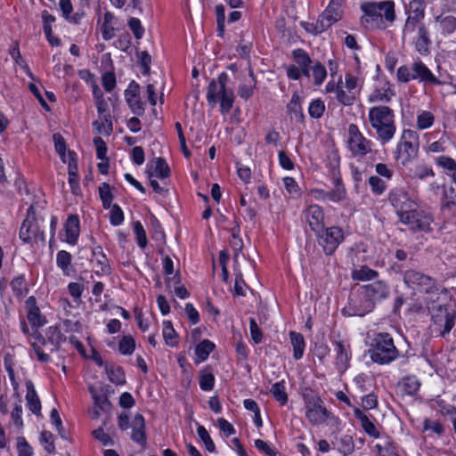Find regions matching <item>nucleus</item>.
Returning a JSON list of instances; mask_svg holds the SVG:
<instances>
[{"instance_id": "obj_23", "label": "nucleus", "mask_w": 456, "mask_h": 456, "mask_svg": "<svg viewBox=\"0 0 456 456\" xmlns=\"http://www.w3.org/2000/svg\"><path fill=\"white\" fill-rule=\"evenodd\" d=\"M138 85H131L129 90L126 91V100L133 112L141 115L143 112V107L138 95Z\"/></svg>"}, {"instance_id": "obj_17", "label": "nucleus", "mask_w": 456, "mask_h": 456, "mask_svg": "<svg viewBox=\"0 0 456 456\" xmlns=\"http://www.w3.org/2000/svg\"><path fill=\"white\" fill-rule=\"evenodd\" d=\"M361 288L374 305L387 298L390 293L389 286L383 281H378Z\"/></svg>"}, {"instance_id": "obj_45", "label": "nucleus", "mask_w": 456, "mask_h": 456, "mask_svg": "<svg viewBox=\"0 0 456 456\" xmlns=\"http://www.w3.org/2000/svg\"><path fill=\"white\" fill-rule=\"evenodd\" d=\"M435 120L434 115L429 111H421L417 117V126L419 129L430 127Z\"/></svg>"}, {"instance_id": "obj_50", "label": "nucleus", "mask_w": 456, "mask_h": 456, "mask_svg": "<svg viewBox=\"0 0 456 456\" xmlns=\"http://www.w3.org/2000/svg\"><path fill=\"white\" fill-rule=\"evenodd\" d=\"M423 431L434 433L440 436L444 432V427L440 422L436 420L426 419L423 422Z\"/></svg>"}, {"instance_id": "obj_13", "label": "nucleus", "mask_w": 456, "mask_h": 456, "mask_svg": "<svg viewBox=\"0 0 456 456\" xmlns=\"http://www.w3.org/2000/svg\"><path fill=\"white\" fill-rule=\"evenodd\" d=\"M340 19L341 13L339 12L338 1L330 0V4L317 20L314 26V32L316 34L323 32Z\"/></svg>"}, {"instance_id": "obj_30", "label": "nucleus", "mask_w": 456, "mask_h": 456, "mask_svg": "<svg viewBox=\"0 0 456 456\" xmlns=\"http://www.w3.org/2000/svg\"><path fill=\"white\" fill-rule=\"evenodd\" d=\"M290 342L293 346V357L299 360L303 357L305 350V339L301 333L296 331L289 332Z\"/></svg>"}, {"instance_id": "obj_24", "label": "nucleus", "mask_w": 456, "mask_h": 456, "mask_svg": "<svg viewBox=\"0 0 456 456\" xmlns=\"http://www.w3.org/2000/svg\"><path fill=\"white\" fill-rule=\"evenodd\" d=\"M66 241L75 245L79 236V220L77 216L68 217L65 224Z\"/></svg>"}, {"instance_id": "obj_2", "label": "nucleus", "mask_w": 456, "mask_h": 456, "mask_svg": "<svg viewBox=\"0 0 456 456\" xmlns=\"http://www.w3.org/2000/svg\"><path fill=\"white\" fill-rule=\"evenodd\" d=\"M362 10L361 23L366 29L385 28L384 20L392 23L395 20L393 1L368 2L362 4Z\"/></svg>"}, {"instance_id": "obj_15", "label": "nucleus", "mask_w": 456, "mask_h": 456, "mask_svg": "<svg viewBox=\"0 0 456 456\" xmlns=\"http://www.w3.org/2000/svg\"><path fill=\"white\" fill-rule=\"evenodd\" d=\"M390 200L400 219L418 207L417 203L411 200L409 195L403 191L392 193Z\"/></svg>"}, {"instance_id": "obj_11", "label": "nucleus", "mask_w": 456, "mask_h": 456, "mask_svg": "<svg viewBox=\"0 0 456 456\" xmlns=\"http://www.w3.org/2000/svg\"><path fill=\"white\" fill-rule=\"evenodd\" d=\"M418 134L412 130H404L402 140L397 145V159L403 158V162L410 160L416 157L418 152Z\"/></svg>"}, {"instance_id": "obj_33", "label": "nucleus", "mask_w": 456, "mask_h": 456, "mask_svg": "<svg viewBox=\"0 0 456 456\" xmlns=\"http://www.w3.org/2000/svg\"><path fill=\"white\" fill-rule=\"evenodd\" d=\"M420 382L414 376L406 377L400 383L402 391L408 395H415L419 389Z\"/></svg>"}, {"instance_id": "obj_60", "label": "nucleus", "mask_w": 456, "mask_h": 456, "mask_svg": "<svg viewBox=\"0 0 456 456\" xmlns=\"http://www.w3.org/2000/svg\"><path fill=\"white\" fill-rule=\"evenodd\" d=\"M128 26L137 39H140L142 37L143 33H144V28H142L139 19L131 18L128 21Z\"/></svg>"}, {"instance_id": "obj_44", "label": "nucleus", "mask_w": 456, "mask_h": 456, "mask_svg": "<svg viewBox=\"0 0 456 456\" xmlns=\"http://www.w3.org/2000/svg\"><path fill=\"white\" fill-rule=\"evenodd\" d=\"M99 194H100V198L102 201L103 208H110V205H111L112 199H113V196H112V193L110 191V186L106 183H102L99 187Z\"/></svg>"}, {"instance_id": "obj_10", "label": "nucleus", "mask_w": 456, "mask_h": 456, "mask_svg": "<svg viewBox=\"0 0 456 456\" xmlns=\"http://www.w3.org/2000/svg\"><path fill=\"white\" fill-rule=\"evenodd\" d=\"M400 221L413 232H428L433 218L424 211L419 210L417 207L407 215L403 216Z\"/></svg>"}, {"instance_id": "obj_26", "label": "nucleus", "mask_w": 456, "mask_h": 456, "mask_svg": "<svg viewBox=\"0 0 456 456\" xmlns=\"http://www.w3.org/2000/svg\"><path fill=\"white\" fill-rule=\"evenodd\" d=\"M93 263H96L97 265V273H104L107 274L110 271V266L109 261L102 252V247H97L93 250Z\"/></svg>"}, {"instance_id": "obj_6", "label": "nucleus", "mask_w": 456, "mask_h": 456, "mask_svg": "<svg viewBox=\"0 0 456 456\" xmlns=\"http://www.w3.org/2000/svg\"><path fill=\"white\" fill-rule=\"evenodd\" d=\"M370 355L374 362L387 364L397 358L398 350L389 334L379 333L373 339Z\"/></svg>"}, {"instance_id": "obj_41", "label": "nucleus", "mask_w": 456, "mask_h": 456, "mask_svg": "<svg viewBox=\"0 0 456 456\" xmlns=\"http://www.w3.org/2000/svg\"><path fill=\"white\" fill-rule=\"evenodd\" d=\"M271 392L273 397L281 404H285L288 402V395L285 391L284 381H280L273 384Z\"/></svg>"}, {"instance_id": "obj_36", "label": "nucleus", "mask_w": 456, "mask_h": 456, "mask_svg": "<svg viewBox=\"0 0 456 456\" xmlns=\"http://www.w3.org/2000/svg\"><path fill=\"white\" fill-rule=\"evenodd\" d=\"M328 194L329 200L333 202H339L345 200L346 192L340 179L335 181L334 188L330 191H328Z\"/></svg>"}, {"instance_id": "obj_16", "label": "nucleus", "mask_w": 456, "mask_h": 456, "mask_svg": "<svg viewBox=\"0 0 456 456\" xmlns=\"http://www.w3.org/2000/svg\"><path fill=\"white\" fill-rule=\"evenodd\" d=\"M305 217L310 228L320 236L324 231V213L318 205H311L305 211Z\"/></svg>"}, {"instance_id": "obj_28", "label": "nucleus", "mask_w": 456, "mask_h": 456, "mask_svg": "<svg viewBox=\"0 0 456 456\" xmlns=\"http://www.w3.org/2000/svg\"><path fill=\"white\" fill-rule=\"evenodd\" d=\"M336 346V365L337 368L344 371L348 367L349 362V353L348 350L346 348V346L343 345L342 342L338 341L335 343Z\"/></svg>"}, {"instance_id": "obj_49", "label": "nucleus", "mask_w": 456, "mask_h": 456, "mask_svg": "<svg viewBox=\"0 0 456 456\" xmlns=\"http://www.w3.org/2000/svg\"><path fill=\"white\" fill-rule=\"evenodd\" d=\"M215 377L210 371H202L200 376V387L204 391L212 390Z\"/></svg>"}, {"instance_id": "obj_38", "label": "nucleus", "mask_w": 456, "mask_h": 456, "mask_svg": "<svg viewBox=\"0 0 456 456\" xmlns=\"http://www.w3.org/2000/svg\"><path fill=\"white\" fill-rule=\"evenodd\" d=\"M395 95L393 90L387 86L384 89H376L370 95V102H388L391 98Z\"/></svg>"}, {"instance_id": "obj_32", "label": "nucleus", "mask_w": 456, "mask_h": 456, "mask_svg": "<svg viewBox=\"0 0 456 456\" xmlns=\"http://www.w3.org/2000/svg\"><path fill=\"white\" fill-rule=\"evenodd\" d=\"M436 21L444 35H451L456 29V18L452 15L438 16Z\"/></svg>"}, {"instance_id": "obj_22", "label": "nucleus", "mask_w": 456, "mask_h": 456, "mask_svg": "<svg viewBox=\"0 0 456 456\" xmlns=\"http://www.w3.org/2000/svg\"><path fill=\"white\" fill-rule=\"evenodd\" d=\"M425 2L423 0H412L409 4V15L405 23L423 22L425 16Z\"/></svg>"}, {"instance_id": "obj_7", "label": "nucleus", "mask_w": 456, "mask_h": 456, "mask_svg": "<svg viewBox=\"0 0 456 456\" xmlns=\"http://www.w3.org/2000/svg\"><path fill=\"white\" fill-rule=\"evenodd\" d=\"M305 418L313 426H321L332 418V414L325 408L319 395L310 391L304 394Z\"/></svg>"}, {"instance_id": "obj_43", "label": "nucleus", "mask_w": 456, "mask_h": 456, "mask_svg": "<svg viewBox=\"0 0 456 456\" xmlns=\"http://www.w3.org/2000/svg\"><path fill=\"white\" fill-rule=\"evenodd\" d=\"M10 55L14 60V61L26 71L28 76L34 79V76L25 62L24 59L22 58L17 44H15L14 46L10 50Z\"/></svg>"}, {"instance_id": "obj_31", "label": "nucleus", "mask_w": 456, "mask_h": 456, "mask_svg": "<svg viewBox=\"0 0 456 456\" xmlns=\"http://www.w3.org/2000/svg\"><path fill=\"white\" fill-rule=\"evenodd\" d=\"M379 276L377 271L369 268L366 265L361 266L359 269H354L351 277L354 281H366L376 279Z\"/></svg>"}, {"instance_id": "obj_58", "label": "nucleus", "mask_w": 456, "mask_h": 456, "mask_svg": "<svg viewBox=\"0 0 456 456\" xmlns=\"http://www.w3.org/2000/svg\"><path fill=\"white\" fill-rule=\"evenodd\" d=\"M436 162L441 167L456 173V162L453 159L446 156H439Z\"/></svg>"}, {"instance_id": "obj_64", "label": "nucleus", "mask_w": 456, "mask_h": 456, "mask_svg": "<svg viewBox=\"0 0 456 456\" xmlns=\"http://www.w3.org/2000/svg\"><path fill=\"white\" fill-rule=\"evenodd\" d=\"M19 456H32V448L24 437H19L17 441Z\"/></svg>"}, {"instance_id": "obj_8", "label": "nucleus", "mask_w": 456, "mask_h": 456, "mask_svg": "<svg viewBox=\"0 0 456 456\" xmlns=\"http://www.w3.org/2000/svg\"><path fill=\"white\" fill-rule=\"evenodd\" d=\"M44 219H37L35 214L34 207L30 206L28 209L27 218L23 221L20 230V238L27 243L45 241L44 232L41 231V224Z\"/></svg>"}, {"instance_id": "obj_40", "label": "nucleus", "mask_w": 456, "mask_h": 456, "mask_svg": "<svg viewBox=\"0 0 456 456\" xmlns=\"http://www.w3.org/2000/svg\"><path fill=\"white\" fill-rule=\"evenodd\" d=\"M93 126L97 129L99 134H110L113 130L110 114H105L101 121H94Z\"/></svg>"}, {"instance_id": "obj_52", "label": "nucleus", "mask_w": 456, "mask_h": 456, "mask_svg": "<svg viewBox=\"0 0 456 456\" xmlns=\"http://www.w3.org/2000/svg\"><path fill=\"white\" fill-rule=\"evenodd\" d=\"M314 84L320 86L325 79L327 72L326 69L320 62H316L312 68Z\"/></svg>"}, {"instance_id": "obj_47", "label": "nucleus", "mask_w": 456, "mask_h": 456, "mask_svg": "<svg viewBox=\"0 0 456 456\" xmlns=\"http://www.w3.org/2000/svg\"><path fill=\"white\" fill-rule=\"evenodd\" d=\"M109 379L117 385H122L126 382L125 372L120 367L107 369Z\"/></svg>"}, {"instance_id": "obj_53", "label": "nucleus", "mask_w": 456, "mask_h": 456, "mask_svg": "<svg viewBox=\"0 0 456 456\" xmlns=\"http://www.w3.org/2000/svg\"><path fill=\"white\" fill-rule=\"evenodd\" d=\"M69 183L71 187L73 194H77L79 190L78 179H77V168L76 166L69 165Z\"/></svg>"}, {"instance_id": "obj_39", "label": "nucleus", "mask_w": 456, "mask_h": 456, "mask_svg": "<svg viewBox=\"0 0 456 456\" xmlns=\"http://www.w3.org/2000/svg\"><path fill=\"white\" fill-rule=\"evenodd\" d=\"M177 334L169 321L163 322V338L167 345L175 346L177 344L176 341Z\"/></svg>"}, {"instance_id": "obj_55", "label": "nucleus", "mask_w": 456, "mask_h": 456, "mask_svg": "<svg viewBox=\"0 0 456 456\" xmlns=\"http://www.w3.org/2000/svg\"><path fill=\"white\" fill-rule=\"evenodd\" d=\"M134 347L135 344L132 337H124L119 342V351L123 354H131Z\"/></svg>"}, {"instance_id": "obj_20", "label": "nucleus", "mask_w": 456, "mask_h": 456, "mask_svg": "<svg viewBox=\"0 0 456 456\" xmlns=\"http://www.w3.org/2000/svg\"><path fill=\"white\" fill-rule=\"evenodd\" d=\"M26 308L28 310L27 317L33 328H39L45 325V319L41 315L39 308L36 305L34 297H29L26 300Z\"/></svg>"}, {"instance_id": "obj_42", "label": "nucleus", "mask_w": 456, "mask_h": 456, "mask_svg": "<svg viewBox=\"0 0 456 456\" xmlns=\"http://www.w3.org/2000/svg\"><path fill=\"white\" fill-rule=\"evenodd\" d=\"M354 449V443L353 437L345 435L340 437L338 442V451L345 456L351 454Z\"/></svg>"}, {"instance_id": "obj_18", "label": "nucleus", "mask_w": 456, "mask_h": 456, "mask_svg": "<svg viewBox=\"0 0 456 456\" xmlns=\"http://www.w3.org/2000/svg\"><path fill=\"white\" fill-rule=\"evenodd\" d=\"M146 173L149 178L156 175L158 178L165 179L170 175V168L164 159L156 158L147 164Z\"/></svg>"}, {"instance_id": "obj_9", "label": "nucleus", "mask_w": 456, "mask_h": 456, "mask_svg": "<svg viewBox=\"0 0 456 456\" xmlns=\"http://www.w3.org/2000/svg\"><path fill=\"white\" fill-rule=\"evenodd\" d=\"M374 306L375 305L360 287L350 296L348 305L343 308L342 312L348 316H364L371 312Z\"/></svg>"}, {"instance_id": "obj_12", "label": "nucleus", "mask_w": 456, "mask_h": 456, "mask_svg": "<svg viewBox=\"0 0 456 456\" xmlns=\"http://www.w3.org/2000/svg\"><path fill=\"white\" fill-rule=\"evenodd\" d=\"M348 147L355 156H364L371 150V142L367 140L354 124L348 127Z\"/></svg>"}, {"instance_id": "obj_25", "label": "nucleus", "mask_w": 456, "mask_h": 456, "mask_svg": "<svg viewBox=\"0 0 456 456\" xmlns=\"http://www.w3.org/2000/svg\"><path fill=\"white\" fill-rule=\"evenodd\" d=\"M27 387V394L26 400L28 406V409L36 415H39L41 411V403L37 396V394L35 390L34 385L32 382H28L26 384Z\"/></svg>"}, {"instance_id": "obj_46", "label": "nucleus", "mask_w": 456, "mask_h": 456, "mask_svg": "<svg viewBox=\"0 0 456 456\" xmlns=\"http://www.w3.org/2000/svg\"><path fill=\"white\" fill-rule=\"evenodd\" d=\"M197 433L201 441L204 443L206 449L208 452H214L216 446L207 429L203 426L198 424Z\"/></svg>"}, {"instance_id": "obj_59", "label": "nucleus", "mask_w": 456, "mask_h": 456, "mask_svg": "<svg viewBox=\"0 0 456 456\" xmlns=\"http://www.w3.org/2000/svg\"><path fill=\"white\" fill-rule=\"evenodd\" d=\"M110 224L112 225H119L124 220L122 209L118 205H113L110 213Z\"/></svg>"}, {"instance_id": "obj_5", "label": "nucleus", "mask_w": 456, "mask_h": 456, "mask_svg": "<svg viewBox=\"0 0 456 456\" xmlns=\"http://www.w3.org/2000/svg\"><path fill=\"white\" fill-rule=\"evenodd\" d=\"M402 41L411 43L421 55H427L430 52V34L424 22L404 23Z\"/></svg>"}, {"instance_id": "obj_37", "label": "nucleus", "mask_w": 456, "mask_h": 456, "mask_svg": "<svg viewBox=\"0 0 456 456\" xmlns=\"http://www.w3.org/2000/svg\"><path fill=\"white\" fill-rule=\"evenodd\" d=\"M215 345L210 342L209 340H203L201 343H200L195 350L197 357L200 359L199 362L205 361L209 354L214 350Z\"/></svg>"}, {"instance_id": "obj_63", "label": "nucleus", "mask_w": 456, "mask_h": 456, "mask_svg": "<svg viewBox=\"0 0 456 456\" xmlns=\"http://www.w3.org/2000/svg\"><path fill=\"white\" fill-rule=\"evenodd\" d=\"M93 436L95 439L99 440L103 445H112L113 441L110 436L106 434L102 428H99L93 431Z\"/></svg>"}, {"instance_id": "obj_21", "label": "nucleus", "mask_w": 456, "mask_h": 456, "mask_svg": "<svg viewBox=\"0 0 456 456\" xmlns=\"http://www.w3.org/2000/svg\"><path fill=\"white\" fill-rule=\"evenodd\" d=\"M144 429L145 421L143 416L140 413L135 414L132 421L131 439L138 444H144L146 441Z\"/></svg>"}, {"instance_id": "obj_27", "label": "nucleus", "mask_w": 456, "mask_h": 456, "mask_svg": "<svg viewBox=\"0 0 456 456\" xmlns=\"http://www.w3.org/2000/svg\"><path fill=\"white\" fill-rule=\"evenodd\" d=\"M354 417L361 421L362 429L369 436L378 438L379 432L376 428L375 425L370 420V419L358 408L354 411Z\"/></svg>"}, {"instance_id": "obj_51", "label": "nucleus", "mask_w": 456, "mask_h": 456, "mask_svg": "<svg viewBox=\"0 0 456 456\" xmlns=\"http://www.w3.org/2000/svg\"><path fill=\"white\" fill-rule=\"evenodd\" d=\"M325 110V106L323 102L321 100L313 101L308 109L309 115L314 118H319L322 116Z\"/></svg>"}, {"instance_id": "obj_34", "label": "nucleus", "mask_w": 456, "mask_h": 456, "mask_svg": "<svg viewBox=\"0 0 456 456\" xmlns=\"http://www.w3.org/2000/svg\"><path fill=\"white\" fill-rule=\"evenodd\" d=\"M32 336L35 338L37 341L32 342L31 346H33V349L35 351V354H37V359L40 362H45L49 361V355L47 354H45L43 350L41 349L38 343L42 345H45L46 340L45 338L39 333L37 330H35Z\"/></svg>"}, {"instance_id": "obj_1", "label": "nucleus", "mask_w": 456, "mask_h": 456, "mask_svg": "<svg viewBox=\"0 0 456 456\" xmlns=\"http://www.w3.org/2000/svg\"><path fill=\"white\" fill-rule=\"evenodd\" d=\"M403 281L411 289L424 292L427 307L431 314L434 325L442 328L441 336L448 334L455 322V312L450 311L443 304H439L442 290L437 287L434 279L414 269H409L403 273Z\"/></svg>"}, {"instance_id": "obj_48", "label": "nucleus", "mask_w": 456, "mask_h": 456, "mask_svg": "<svg viewBox=\"0 0 456 456\" xmlns=\"http://www.w3.org/2000/svg\"><path fill=\"white\" fill-rule=\"evenodd\" d=\"M448 143L449 140L446 137L442 136L440 139L430 142L427 148V151L432 153L444 152L445 151Z\"/></svg>"}, {"instance_id": "obj_35", "label": "nucleus", "mask_w": 456, "mask_h": 456, "mask_svg": "<svg viewBox=\"0 0 456 456\" xmlns=\"http://www.w3.org/2000/svg\"><path fill=\"white\" fill-rule=\"evenodd\" d=\"M248 74L251 78V82L248 85H240L238 89V94L244 100H248L253 95L254 89L256 85V78L251 69H249Z\"/></svg>"}, {"instance_id": "obj_54", "label": "nucleus", "mask_w": 456, "mask_h": 456, "mask_svg": "<svg viewBox=\"0 0 456 456\" xmlns=\"http://www.w3.org/2000/svg\"><path fill=\"white\" fill-rule=\"evenodd\" d=\"M134 231L136 235L138 245L143 248L147 244L146 232L139 221L134 223Z\"/></svg>"}, {"instance_id": "obj_61", "label": "nucleus", "mask_w": 456, "mask_h": 456, "mask_svg": "<svg viewBox=\"0 0 456 456\" xmlns=\"http://www.w3.org/2000/svg\"><path fill=\"white\" fill-rule=\"evenodd\" d=\"M249 330H250L251 338H252L253 341L255 342V344H259L262 341L263 334H262V331L260 330L256 320L253 318H251L249 320Z\"/></svg>"}, {"instance_id": "obj_19", "label": "nucleus", "mask_w": 456, "mask_h": 456, "mask_svg": "<svg viewBox=\"0 0 456 456\" xmlns=\"http://www.w3.org/2000/svg\"><path fill=\"white\" fill-rule=\"evenodd\" d=\"M413 79H419L428 85H440L439 79L432 74L429 69L421 61L412 64Z\"/></svg>"}, {"instance_id": "obj_62", "label": "nucleus", "mask_w": 456, "mask_h": 456, "mask_svg": "<svg viewBox=\"0 0 456 456\" xmlns=\"http://www.w3.org/2000/svg\"><path fill=\"white\" fill-rule=\"evenodd\" d=\"M294 58L296 62L300 67H305V65H310L311 59L309 55L302 49H297L293 52Z\"/></svg>"}, {"instance_id": "obj_57", "label": "nucleus", "mask_w": 456, "mask_h": 456, "mask_svg": "<svg viewBox=\"0 0 456 456\" xmlns=\"http://www.w3.org/2000/svg\"><path fill=\"white\" fill-rule=\"evenodd\" d=\"M56 261L60 268L67 271L71 263V255L65 250H61L57 254Z\"/></svg>"}, {"instance_id": "obj_3", "label": "nucleus", "mask_w": 456, "mask_h": 456, "mask_svg": "<svg viewBox=\"0 0 456 456\" xmlns=\"http://www.w3.org/2000/svg\"><path fill=\"white\" fill-rule=\"evenodd\" d=\"M369 121L376 131L379 140L386 144L394 137L396 128L394 111L387 106H376L370 109Z\"/></svg>"}, {"instance_id": "obj_29", "label": "nucleus", "mask_w": 456, "mask_h": 456, "mask_svg": "<svg viewBox=\"0 0 456 456\" xmlns=\"http://www.w3.org/2000/svg\"><path fill=\"white\" fill-rule=\"evenodd\" d=\"M288 114L291 119L302 122L304 120V114L300 104V97L298 94H294L290 102L287 105Z\"/></svg>"}, {"instance_id": "obj_14", "label": "nucleus", "mask_w": 456, "mask_h": 456, "mask_svg": "<svg viewBox=\"0 0 456 456\" xmlns=\"http://www.w3.org/2000/svg\"><path fill=\"white\" fill-rule=\"evenodd\" d=\"M320 234V244L327 255H331L344 240L343 231L338 226H332L324 230Z\"/></svg>"}, {"instance_id": "obj_4", "label": "nucleus", "mask_w": 456, "mask_h": 456, "mask_svg": "<svg viewBox=\"0 0 456 456\" xmlns=\"http://www.w3.org/2000/svg\"><path fill=\"white\" fill-rule=\"evenodd\" d=\"M227 82V74L222 72L216 79H213L209 83L207 92L208 105L213 108L217 103H220V110L223 114H226L231 110L234 102L232 90L226 89Z\"/></svg>"}, {"instance_id": "obj_56", "label": "nucleus", "mask_w": 456, "mask_h": 456, "mask_svg": "<svg viewBox=\"0 0 456 456\" xmlns=\"http://www.w3.org/2000/svg\"><path fill=\"white\" fill-rule=\"evenodd\" d=\"M41 443L44 444V448L48 453H54L55 446L53 444V435L51 432L45 430L42 431Z\"/></svg>"}]
</instances>
